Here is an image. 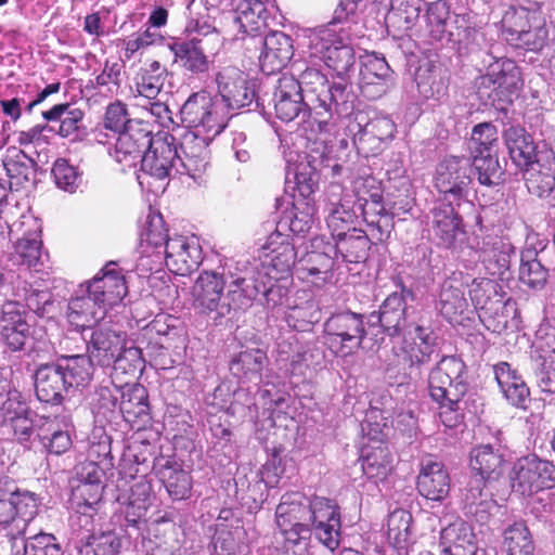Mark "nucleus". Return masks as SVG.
<instances>
[{
    "instance_id": "obj_1",
    "label": "nucleus",
    "mask_w": 555,
    "mask_h": 555,
    "mask_svg": "<svg viewBox=\"0 0 555 555\" xmlns=\"http://www.w3.org/2000/svg\"><path fill=\"white\" fill-rule=\"evenodd\" d=\"M178 128L179 164L183 175L198 180L209 166V143L225 128L228 117L222 102L211 99L205 91L193 93L182 105Z\"/></svg>"
},
{
    "instance_id": "obj_2",
    "label": "nucleus",
    "mask_w": 555,
    "mask_h": 555,
    "mask_svg": "<svg viewBox=\"0 0 555 555\" xmlns=\"http://www.w3.org/2000/svg\"><path fill=\"white\" fill-rule=\"evenodd\" d=\"M260 292L258 284L246 275L217 270H205L193 288V306L214 321H221L248 309Z\"/></svg>"
},
{
    "instance_id": "obj_3",
    "label": "nucleus",
    "mask_w": 555,
    "mask_h": 555,
    "mask_svg": "<svg viewBox=\"0 0 555 555\" xmlns=\"http://www.w3.org/2000/svg\"><path fill=\"white\" fill-rule=\"evenodd\" d=\"M35 392L39 401L61 404L91 382V365L85 354L62 356L35 371Z\"/></svg>"
},
{
    "instance_id": "obj_4",
    "label": "nucleus",
    "mask_w": 555,
    "mask_h": 555,
    "mask_svg": "<svg viewBox=\"0 0 555 555\" xmlns=\"http://www.w3.org/2000/svg\"><path fill=\"white\" fill-rule=\"evenodd\" d=\"M333 20L308 35V50L311 57L321 60L343 81H349L356 69V54L350 44L349 33Z\"/></svg>"
},
{
    "instance_id": "obj_5",
    "label": "nucleus",
    "mask_w": 555,
    "mask_h": 555,
    "mask_svg": "<svg viewBox=\"0 0 555 555\" xmlns=\"http://www.w3.org/2000/svg\"><path fill=\"white\" fill-rule=\"evenodd\" d=\"M40 503L36 493L20 490L8 477L0 478V533L11 541L23 537Z\"/></svg>"
},
{
    "instance_id": "obj_6",
    "label": "nucleus",
    "mask_w": 555,
    "mask_h": 555,
    "mask_svg": "<svg viewBox=\"0 0 555 555\" xmlns=\"http://www.w3.org/2000/svg\"><path fill=\"white\" fill-rule=\"evenodd\" d=\"M88 338V356L90 361L91 375L93 374V363L108 367L126 371L124 362L129 366L137 367L141 362V350L134 346H127V335L124 332L113 330L108 326L91 327Z\"/></svg>"
},
{
    "instance_id": "obj_7",
    "label": "nucleus",
    "mask_w": 555,
    "mask_h": 555,
    "mask_svg": "<svg viewBox=\"0 0 555 555\" xmlns=\"http://www.w3.org/2000/svg\"><path fill=\"white\" fill-rule=\"evenodd\" d=\"M466 365L455 356H443L430 370L428 390L430 398L449 412H456L468 390L464 378Z\"/></svg>"
},
{
    "instance_id": "obj_8",
    "label": "nucleus",
    "mask_w": 555,
    "mask_h": 555,
    "mask_svg": "<svg viewBox=\"0 0 555 555\" xmlns=\"http://www.w3.org/2000/svg\"><path fill=\"white\" fill-rule=\"evenodd\" d=\"M275 116L282 121L298 120L305 132L317 133L314 113L302 94L297 78L283 74L276 81L272 96Z\"/></svg>"
},
{
    "instance_id": "obj_9",
    "label": "nucleus",
    "mask_w": 555,
    "mask_h": 555,
    "mask_svg": "<svg viewBox=\"0 0 555 555\" xmlns=\"http://www.w3.org/2000/svg\"><path fill=\"white\" fill-rule=\"evenodd\" d=\"M366 336L363 315L351 311L333 313L324 322V343L339 357L356 353Z\"/></svg>"
},
{
    "instance_id": "obj_10",
    "label": "nucleus",
    "mask_w": 555,
    "mask_h": 555,
    "mask_svg": "<svg viewBox=\"0 0 555 555\" xmlns=\"http://www.w3.org/2000/svg\"><path fill=\"white\" fill-rule=\"evenodd\" d=\"M141 169L144 173L157 179H170L183 175L179 164L177 135L157 132L151 139V145L142 156Z\"/></svg>"
},
{
    "instance_id": "obj_11",
    "label": "nucleus",
    "mask_w": 555,
    "mask_h": 555,
    "mask_svg": "<svg viewBox=\"0 0 555 555\" xmlns=\"http://www.w3.org/2000/svg\"><path fill=\"white\" fill-rule=\"evenodd\" d=\"M555 481V465L537 455L519 459L511 473L512 489L521 495H531Z\"/></svg>"
},
{
    "instance_id": "obj_12",
    "label": "nucleus",
    "mask_w": 555,
    "mask_h": 555,
    "mask_svg": "<svg viewBox=\"0 0 555 555\" xmlns=\"http://www.w3.org/2000/svg\"><path fill=\"white\" fill-rule=\"evenodd\" d=\"M340 527L339 507L333 500L323 496L309 499V528L330 552L339 545Z\"/></svg>"
},
{
    "instance_id": "obj_13",
    "label": "nucleus",
    "mask_w": 555,
    "mask_h": 555,
    "mask_svg": "<svg viewBox=\"0 0 555 555\" xmlns=\"http://www.w3.org/2000/svg\"><path fill=\"white\" fill-rule=\"evenodd\" d=\"M456 202L437 199L430 210V232L438 246L457 249L466 240L463 219L456 211Z\"/></svg>"
},
{
    "instance_id": "obj_14",
    "label": "nucleus",
    "mask_w": 555,
    "mask_h": 555,
    "mask_svg": "<svg viewBox=\"0 0 555 555\" xmlns=\"http://www.w3.org/2000/svg\"><path fill=\"white\" fill-rule=\"evenodd\" d=\"M436 188L441 194L440 201L460 203L466 197L470 178V160L466 157L449 156L438 166Z\"/></svg>"
},
{
    "instance_id": "obj_15",
    "label": "nucleus",
    "mask_w": 555,
    "mask_h": 555,
    "mask_svg": "<svg viewBox=\"0 0 555 555\" xmlns=\"http://www.w3.org/2000/svg\"><path fill=\"white\" fill-rule=\"evenodd\" d=\"M215 80L220 98L211 95V99L222 102L223 112L227 116V108L241 109L254 102L256 96L254 85L247 80L246 75L237 67H221L217 72Z\"/></svg>"
},
{
    "instance_id": "obj_16",
    "label": "nucleus",
    "mask_w": 555,
    "mask_h": 555,
    "mask_svg": "<svg viewBox=\"0 0 555 555\" xmlns=\"http://www.w3.org/2000/svg\"><path fill=\"white\" fill-rule=\"evenodd\" d=\"M478 89H491L503 102H512V96L522 86L519 66L511 59L500 57L490 63L487 73L478 78Z\"/></svg>"
},
{
    "instance_id": "obj_17",
    "label": "nucleus",
    "mask_w": 555,
    "mask_h": 555,
    "mask_svg": "<svg viewBox=\"0 0 555 555\" xmlns=\"http://www.w3.org/2000/svg\"><path fill=\"white\" fill-rule=\"evenodd\" d=\"M411 295L410 291L402 289L387 296L378 311L367 315V327H380L382 332L390 337L405 334L413 328L414 324L406 321V301L405 297Z\"/></svg>"
},
{
    "instance_id": "obj_18",
    "label": "nucleus",
    "mask_w": 555,
    "mask_h": 555,
    "mask_svg": "<svg viewBox=\"0 0 555 555\" xmlns=\"http://www.w3.org/2000/svg\"><path fill=\"white\" fill-rule=\"evenodd\" d=\"M403 360L410 369V375H421L423 365L438 356L437 336L429 327L415 324L403 334Z\"/></svg>"
},
{
    "instance_id": "obj_19",
    "label": "nucleus",
    "mask_w": 555,
    "mask_h": 555,
    "mask_svg": "<svg viewBox=\"0 0 555 555\" xmlns=\"http://www.w3.org/2000/svg\"><path fill=\"white\" fill-rule=\"evenodd\" d=\"M392 85L393 70L384 56L371 53L361 60L359 86L364 98L377 100L386 94Z\"/></svg>"
},
{
    "instance_id": "obj_20",
    "label": "nucleus",
    "mask_w": 555,
    "mask_h": 555,
    "mask_svg": "<svg viewBox=\"0 0 555 555\" xmlns=\"http://www.w3.org/2000/svg\"><path fill=\"white\" fill-rule=\"evenodd\" d=\"M26 314L20 301H8L2 306L0 335L11 351H24L31 341L30 325Z\"/></svg>"
},
{
    "instance_id": "obj_21",
    "label": "nucleus",
    "mask_w": 555,
    "mask_h": 555,
    "mask_svg": "<svg viewBox=\"0 0 555 555\" xmlns=\"http://www.w3.org/2000/svg\"><path fill=\"white\" fill-rule=\"evenodd\" d=\"M153 137L147 122H130L117 134L115 143V159L128 167L135 166L151 145Z\"/></svg>"
},
{
    "instance_id": "obj_22",
    "label": "nucleus",
    "mask_w": 555,
    "mask_h": 555,
    "mask_svg": "<svg viewBox=\"0 0 555 555\" xmlns=\"http://www.w3.org/2000/svg\"><path fill=\"white\" fill-rule=\"evenodd\" d=\"M163 259L169 271L184 276L199 266L202 249L195 238L175 235L166 242Z\"/></svg>"
},
{
    "instance_id": "obj_23",
    "label": "nucleus",
    "mask_w": 555,
    "mask_h": 555,
    "mask_svg": "<svg viewBox=\"0 0 555 555\" xmlns=\"http://www.w3.org/2000/svg\"><path fill=\"white\" fill-rule=\"evenodd\" d=\"M108 309L98 296L90 293L85 284L76 291L75 296L68 302L67 319L76 328L87 331L103 320Z\"/></svg>"
},
{
    "instance_id": "obj_24",
    "label": "nucleus",
    "mask_w": 555,
    "mask_h": 555,
    "mask_svg": "<svg viewBox=\"0 0 555 555\" xmlns=\"http://www.w3.org/2000/svg\"><path fill=\"white\" fill-rule=\"evenodd\" d=\"M348 82L341 80V82L333 83L327 99L315 111L312 118L315 122L317 133L328 131V125L334 115L347 117L352 113L356 95L349 88Z\"/></svg>"
},
{
    "instance_id": "obj_25",
    "label": "nucleus",
    "mask_w": 555,
    "mask_h": 555,
    "mask_svg": "<svg viewBox=\"0 0 555 555\" xmlns=\"http://www.w3.org/2000/svg\"><path fill=\"white\" fill-rule=\"evenodd\" d=\"M529 193L544 198L555 188V155L551 150H543L537 158L521 169Z\"/></svg>"
},
{
    "instance_id": "obj_26",
    "label": "nucleus",
    "mask_w": 555,
    "mask_h": 555,
    "mask_svg": "<svg viewBox=\"0 0 555 555\" xmlns=\"http://www.w3.org/2000/svg\"><path fill=\"white\" fill-rule=\"evenodd\" d=\"M34 415L35 413L21 400L17 391L8 393L5 399L0 395V426L9 422L20 442L30 439L34 430Z\"/></svg>"
},
{
    "instance_id": "obj_27",
    "label": "nucleus",
    "mask_w": 555,
    "mask_h": 555,
    "mask_svg": "<svg viewBox=\"0 0 555 555\" xmlns=\"http://www.w3.org/2000/svg\"><path fill=\"white\" fill-rule=\"evenodd\" d=\"M42 117L47 121H59V128L51 127L50 130L55 131L61 138L76 142L81 141L86 135L85 112L70 103L55 104L42 112Z\"/></svg>"
},
{
    "instance_id": "obj_28",
    "label": "nucleus",
    "mask_w": 555,
    "mask_h": 555,
    "mask_svg": "<svg viewBox=\"0 0 555 555\" xmlns=\"http://www.w3.org/2000/svg\"><path fill=\"white\" fill-rule=\"evenodd\" d=\"M416 486L427 500L443 501L450 492V476L444 464L431 459L423 461Z\"/></svg>"
},
{
    "instance_id": "obj_29",
    "label": "nucleus",
    "mask_w": 555,
    "mask_h": 555,
    "mask_svg": "<svg viewBox=\"0 0 555 555\" xmlns=\"http://www.w3.org/2000/svg\"><path fill=\"white\" fill-rule=\"evenodd\" d=\"M90 293L99 297L107 309L117 305L127 294L124 275L115 268V263H107L94 278L86 283Z\"/></svg>"
},
{
    "instance_id": "obj_30",
    "label": "nucleus",
    "mask_w": 555,
    "mask_h": 555,
    "mask_svg": "<svg viewBox=\"0 0 555 555\" xmlns=\"http://www.w3.org/2000/svg\"><path fill=\"white\" fill-rule=\"evenodd\" d=\"M262 44L263 51L259 56V63L264 74L281 70L294 55L293 39L282 31L270 33L263 38Z\"/></svg>"
},
{
    "instance_id": "obj_31",
    "label": "nucleus",
    "mask_w": 555,
    "mask_h": 555,
    "mask_svg": "<svg viewBox=\"0 0 555 555\" xmlns=\"http://www.w3.org/2000/svg\"><path fill=\"white\" fill-rule=\"evenodd\" d=\"M470 466L475 475L490 480H498L504 472V449L500 438L496 442L480 444L470 452Z\"/></svg>"
},
{
    "instance_id": "obj_32",
    "label": "nucleus",
    "mask_w": 555,
    "mask_h": 555,
    "mask_svg": "<svg viewBox=\"0 0 555 555\" xmlns=\"http://www.w3.org/2000/svg\"><path fill=\"white\" fill-rule=\"evenodd\" d=\"M461 278L462 273H453L443 281L440 288L437 308L441 315L449 322H457V318L461 317L468 307Z\"/></svg>"
},
{
    "instance_id": "obj_33",
    "label": "nucleus",
    "mask_w": 555,
    "mask_h": 555,
    "mask_svg": "<svg viewBox=\"0 0 555 555\" xmlns=\"http://www.w3.org/2000/svg\"><path fill=\"white\" fill-rule=\"evenodd\" d=\"M267 353L259 348H250L240 351L230 361V371L241 382L259 384L262 372L268 366Z\"/></svg>"
},
{
    "instance_id": "obj_34",
    "label": "nucleus",
    "mask_w": 555,
    "mask_h": 555,
    "mask_svg": "<svg viewBox=\"0 0 555 555\" xmlns=\"http://www.w3.org/2000/svg\"><path fill=\"white\" fill-rule=\"evenodd\" d=\"M171 237L160 215L149 216L146 225L140 233L139 253L144 257L155 258L153 262L162 263L166 242Z\"/></svg>"
},
{
    "instance_id": "obj_35",
    "label": "nucleus",
    "mask_w": 555,
    "mask_h": 555,
    "mask_svg": "<svg viewBox=\"0 0 555 555\" xmlns=\"http://www.w3.org/2000/svg\"><path fill=\"white\" fill-rule=\"evenodd\" d=\"M233 22L242 35L254 36L266 27L267 9L260 0H232Z\"/></svg>"
},
{
    "instance_id": "obj_36",
    "label": "nucleus",
    "mask_w": 555,
    "mask_h": 555,
    "mask_svg": "<svg viewBox=\"0 0 555 555\" xmlns=\"http://www.w3.org/2000/svg\"><path fill=\"white\" fill-rule=\"evenodd\" d=\"M504 141L512 162L519 168L532 163L539 153L530 134L522 127L509 126L504 131Z\"/></svg>"
},
{
    "instance_id": "obj_37",
    "label": "nucleus",
    "mask_w": 555,
    "mask_h": 555,
    "mask_svg": "<svg viewBox=\"0 0 555 555\" xmlns=\"http://www.w3.org/2000/svg\"><path fill=\"white\" fill-rule=\"evenodd\" d=\"M170 50L175 55V62L193 75L204 74L209 69V60L205 54L202 40L193 38L190 40L178 41L170 44Z\"/></svg>"
},
{
    "instance_id": "obj_38",
    "label": "nucleus",
    "mask_w": 555,
    "mask_h": 555,
    "mask_svg": "<svg viewBox=\"0 0 555 555\" xmlns=\"http://www.w3.org/2000/svg\"><path fill=\"white\" fill-rule=\"evenodd\" d=\"M289 307L287 322L298 332L309 331L313 324L320 321V306L307 291L297 292L294 302Z\"/></svg>"
},
{
    "instance_id": "obj_39",
    "label": "nucleus",
    "mask_w": 555,
    "mask_h": 555,
    "mask_svg": "<svg viewBox=\"0 0 555 555\" xmlns=\"http://www.w3.org/2000/svg\"><path fill=\"white\" fill-rule=\"evenodd\" d=\"M149 410L147 392L143 386L127 384L122 387L119 413L127 423H145L149 420Z\"/></svg>"
},
{
    "instance_id": "obj_40",
    "label": "nucleus",
    "mask_w": 555,
    "mask_h": 555,
    "mask_svg": "<svg viewBox=\"0 0 555 555\" xmlns=\"http://www.w3.org/2000/svg\"><path fill=\"white\" fill-rule=\"evenodd\" d=\"M371 242L363 230L352 228L348 233L337 234L335 238L336 254L340 255L344 261L358 263L364 261L369 256Z\"/></svg>"
},
{
    "instance_id": "obj_41",
    "label": "nucleus",
    "mask_w": 555,
    "mask_h": 555,
    "mask_svg": "<svg viewBox=\"0 0 555 555\" xmlns=\"http://www.w3.org/2000/svg\"><path fill=\"white\" fill-rule=\"evenodd\" d=\"M305 99L315 114L320 104L324 103L332 85H330L326 76L318 68L307 67L300 73L297 79Z\"/></svg>"
},
{
    "instance_id": "obj_42",
    "label": "nucleus",
    "mask_w": 555,
    "mask_h": 555,
    "mask_svg": "<svg viewBox=\"0 0 555 555\" xmlns=\"http://www.w3.org/2000/svg\"><path fill=\"white\" fill-rule=\"evenodd\" d=\"M411 522V514L403 509L395 511L389 515L387 535L389 544L397 555H410L412 551Z\"/></svg>"
},
{
    "instance_id": "obj_43",
    "label": "nucleus",
    "mask_w": 555,
    "mask_h": 555,
    "mask_svg": "<svg viewBox=\"0 0 555 555\" xmlns=\"http://www.w3.org/2000/svg\"><path fill=\"white\" fill-rule=\"evenodd\" d=\"M69 424L63 422V427L56 418H44L38 426L37 436L43 447L53 454H62L72 446V439L68 431Z\"/></svg>"
},
{
    "instance_id": "obj_44",
    "label": "nucleus",
    "mask_w": 555,
    "mask_h": 555,
    "mask_svg": "<svg viewBox=\"0 0 555 555\" xmlns=\"http://www.w3.org/2000/svg\"><path fill=\"white\" fill-rule=\"evenodd\" d=\"M300 498L298 493L282 496V501L275 511L278 527L288 525L309 527V500L304 503L299 500Z\"/></svg>"
},
{
    "instance_id": "obj_45",
    "label": "nucleus",
    "mask_w": 555,
    "mask_h": 555,
    "mask_svg": "<svg viewBox=\"0 0 555 555\" xmlns=\"http://www.w3.org/2000/svg\"><path fill=\"white\" fill-rule=\"evenodd\" d=\"M167 76V68L159 62L152 61L138 72L134 78L135 91L143 98L154 100L162 91Z\"/></svg>"
},
{
    "instance_id": "obj_46",
    "label": "nucleus",
    "mask_w": 555,
    "mask_h": 555,
    "mask_svg": "<svg viewBox=\"0 0 555 555\" xmlns=\"http://www.w3.org/2000/svg\"><path fill=\"white\" fill-rule=\"evenodd\" d=\"M333 267V260L325 251H308L297 260L296 273L299 279L309 280L312 283L325 282Z\"/></svg>"
},
{
    "instance_id": "obj_47",
    "label": "nucleus",
    "mask_w": 555,
    "mask_h": 555,
    "mask_svg": "<svg viewBox=\"0 0 555 555\" xmlns=\"http://www.w3.org/2000/svg\"><path fill=\"white\" fill-rule=\"evenodd\" d=\"M8 176L16 185H24L36 175V162L26 155V153L15 146L7 150V156L3 160Z\"/></svg>"
},
{
    "instance_id": "obj_48",
    "label": "nucleus",
    "mask_w": 555,
    "mask_h": 555,
    "mask_svg": "<svg viewBox=\"0 0 555 555\" xmlns=\"http://www.w3.org/2000/svg\"><path fill=\"white\" fill-rule=\"evenodd\" d=\"M14 262L17 264L41 270L43 266L42 241L40 231L36 230L18 238L15 244Z\"/></svg>"
},
{
    "instance_id": "obj_49",
    "label": "nucleus",
    "mask_w": 555,
    "mask_h": 555,
    "mask_svg": "<svg viewBox=\"0 0 555 555\" xmlns=\"http://www.w3.org/2000/svg\"><path fill=\"white\" fill-rule=\"evenodd\" d=\"M539 254L533 248H527L521 253L519 280L532 289H542L547 281L548 271L542 264Z\"/></svg>"
},
{
    "instance_id": "obj_50",
    "label": "nucleus",
    "mask_w": 555,
    "mask_h": 555,
    "mask_svg": "<svg viewBox=\"0 0 555 555\" xmlns=\"http://www.w3.org/2000/svg\"><path fill=\"white\" fill-rule=\"evenodd\" d=\"M512 256H515L512 244L496 238L489 248L481 250L480 258L490 274L502 276L511 267Z\"/></svg>"
},
{
    "instance_id": "obj_51",
    "label": "nucleus",
    "mask_w": 555,
    "mask_h": 555,
    "mask_svg": "<svg viewBox=\"0 0 555 555\" xmlns=\"http://www.w3.org/2000/svg\"><path fill=\"white\" fill-rule=\"evenodd\" d=\"M422 4V0H390L386 21L398 30H410L420 17Z\"/></svg>"
},
{
    "instance_id": "obj_52",
    "label": "nucleus",
    "mask_w": 555,
    "mask_h": 555,
    "mask_svg": "<svg viewBox=\"0 0 555 555\" xmlns=\"http://www.w3.org/2000/svg\"><path fill=\"white\" fill-rule=\"evenodd\" d=\"M178 535V531L172 528L163 537H142L135 548L144 555H182V543Z\"/></svg>"
},
{
    "instance_id": "obj_53",
    "label": "nucleus",
    "mask_w": 555,
    "mask_h": 555,
    "mask_svg": "<svg viewBox=\"0 0 555 555\" xmlns=\"http://www.w3.org/2000/svg\"><path fill=\"white\" fill-rule=\"evenodd\" d=\"M266 248L270 250L272 258V266L281 271H289L292 267L296 269L297 254L295 247L288 242L287 235H283L279 232L273 233L269 236Z\"/></svg>"
},
{
    "instance_id": "obj_54",
    "label": "nucleus",
    "mask_w": 555,
    "mask_h": 555,
    "mask_svg": "<svg viewBox=\"0 0 555 555\" xmlns=\"http://www.w3.org/2000/svg\"><path fill=\"white\" fill-rule=\"evenodd\" d=\"M392 469V456L386 446H378L362 459V470L364 475L375 482L387 478Z\"/></svg>"
},
{
    "instance_id": "obj_55",
    "label": "nucleus",
    "mask_w": 555,
    "mask_h": 555,
    "mask_svg": "<svg viewBox=\"0 0 555 555\" xmlns=\"http://www.w3.org/2000/svg\"><path fill=\"white\" fill-rule=\"evenodd\" d=\"M467 286L470 301L478 312L503 297L502 287L492 279L476 278Z\"/></svg>"
},
{
    "instance_id": "obj_56",
    "label": "nucleus",
    "mask_w": 555,
    "mask_h": 555,
    "mask_svg": "<svg viewBox=\"0 0 555 555\" xmlns=\"http://www.w3.org/2000/svg\"><path fill=\"white\" fill-rule=\"evenodd\" d=\"M474 153L475 155L470 163V170H475L479 183L486 186L499 184L502 171L498 157L493 155L492 151Z\"/></svg>"
},
{
    "instance_id": "obj_57",
    "label": "nucleus",
    "mask_w": 555,
    "mask_h": 555,
    "mask_svg": "<svg viewBox=\"0 0 555 555\" xmlns=\"http://www.w3.org/2000/svg\"><path fill=\"white\" fill-rule=\"evenodd\" d=\"M77 546L79 555H116L120 547L119 538L112 531L83 535Z\"/></svg>"
},
{
    "instance_id": "obj_58",
    "label": "nucleus",
    "mask_w": 555,
    "mask_h": 555,
    "mask_svg": "<svg viewBox=\"0 0 555 555\" xmlns=\"http://www.w3.org/2000/svg\"><path fill=\"white\" fill-rule=\"evenodd\" d=\"M160 479L173 500H183L190 495L192 479L185 470L166 464L159 472Z\"/></svg>"
},
{
    "instance_id": "obj_59",
    "label": "nucleus",
    "mask_w": 555,
    "mask_h": 555,
    "mask_svg": "<svg viewBox=\"0 0 555 555\" xmlns=\"http://www.w3.org/2000/svg\"><path fill=\"white\" fill-rule=\"evenodd\" d=\"M122 387L116 385H102L98 387L92 396L91 405L95 414L112 420L114 414L119 412V402Z\"/></svg>"
},
{
    "instance_id": "obj_60",
    "label": "nucleus",
    "mask_w": 555,
    "mask_h": 555,
    "mask_svg": "<svg viewBox=\"0 0 555 555\" xmlns=\"http://www.w3.org/2000/svg\"><path fill=\"white\" fill-rule=\"evenodd\" d=\"M504 546L507 555H533V542L524 522H515L505 529Z\"/></svg>"
},
{
    "instance_id": "obj_61",
    "label": "nucleus",
    "mask_w": 555,
    "mask_h": 555,
    "mask_svg": "<svg viewBox=\"0 0 555 555\" xmlns=\"http://www.w3.org/2000/svg\"><path fill=\"white\" fill-rule=\"evenodd\" d=\"M492 480L478 475L472 476L468 481L464 499L470 508L473 506L477 507L475 511L476 513L479 512V507H481L480 511H486L493 504V501L491 500L492 492L487 490V485Z\"/></svg>"
},
{
    "instance_id": "obj_62",
    "label": "nucleus",
    "mask_w": 555,
    "mask_h": 555,
    "mask_svg": "<svg viewBox=\"0 0 555 555\" xmlns=\"http://www.w3.org/2000/svg\"><path fill=\"white\" fill-rule=\"evenodd\" d=\"M418 92L426 99L439 98L444 92L440 75L434 65L421 66L415 74Z\"/></svg>"
},
{
    "instance_id": "obj_63",
    "label": "nucleus",
    "mask_w": 555,
    "mask_h": 555,
    "mask_svg": "<svg viewBox=\"0 0 555 555\" xmlns=\"http://www.w3.org/2000/svg\"><path fill=\"white\" fill-rule=\"evenodd\" d=\"M507 307L508 302L501 297L479 311L478 317L487 330L501 333L508 325Z\"/></svg>"
},
{
    "instance_id": "obj_64",
    "label": "nucleus",
    "mask_w": 555,
    "mask_h": 555,
    "mask_svg": "<svg viewBox=\"0 0 555 555\" xmlns=\"http://www.w3.org/2000/svg\"><path fill=\"white\" fill-rule=\"evenodd\" d=\"M243 530L241 526L229 529V525L224 522L216 524V532L214 537V547L217 555H232L237 551L238 542Z\"/></svg>"
}]
</instances>
